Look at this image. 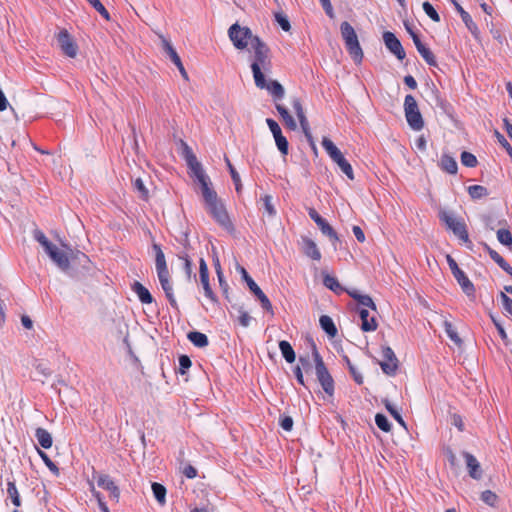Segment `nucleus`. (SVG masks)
<instances>
[{
	"label": "nucleus",
	"instance_id": "1",
	"mask_svg": "<svg viewBox=\"0 0 512 512\" xmlns=\"http://www.w3.org/2000/svg\"><path fill=\"white\" fill-rule=\"evenodd\" d=\"M251 70L256 86L263 85V76L272 72V55L268 45L260 38H254L249 48Z\"/></svg>",
	"mask_w": 512,
	"mask_h": 512
},
{
	"label": "nucleus",
	"instance_id": "2",
	"mask_svg": "<svg viewBox=\"0 0 512 512\" xmlns=\"http://www.w3.org/2000/svg\"><path fill=\"white\" fill-rule=\"evenodd\" d=\"M440 220L445 224L446 229L453 234L460 245L470 246L469 233L464 218L447 210L439 212Z\"/></svg>",
	"mask_w": 512,
	"mask_h": 512
},
{
	"label": "nucleus",
	"instance_id": "3",
	"mask_svg": "<svg viewBox=\"0 0 512 512\" xmlns=\"http://www.w3.org/2000/svg\"><path fill=\"white\" fill-rule=\"evenodd\" d=\"M52 263L70 277H80L92 270L90 258H50Z\"/></svg>",
	"mask_w": 512,
	"mask_h": 512
},
{
	"label": "nucleus",
	"instance_id": "4",
	"mask_svg": "<svg viewBox=\"0 0 512 512\" xmlns=\"http://www.w3.org/2000/svg\"><path fill=\"white\" fill-rule=\"evenodd\" d=\"M33 237L43 247L48 256H76L72 248L61 238H57L58 244H56L50 241L39 229L34 230Z\"/></svg>",
	"mask_w": 512,
	"mask_h": 512
},
{
	"label": "nucleus",
	"instance_id": "5",
	"mask_svg": "<svg viewBox=\"0 0 512 512\" xmlns=\"http://www.w3.org/2000/svg\"><path fill=\"white\" fill-rule=\"evenodd\" d=\"M204 204L207 212L223 229L230 233L234 231V226L230 220L225 205L217 195L210 200H205Z\"/></svg>",
	"mask_w": 512,
	"mask_h": 512
},
{
	"label": "nucleus",
	"instance_id": "6",
	"mask_svg": "<svg viewBox=\"0 0 512 512\" xmlns=\"http://www.w3.org/2000/svg\"><path fill=\"white\" fill-rule=\"evenodd\" d=\"M340 31L351 58L355 63H361L363 59V51L354 28L349 22L344 21L340 25Z\"/></svg>",
	"mask_w": 512,
	"mask_h": 512
},
{
	"label": "nucleus",
	"instance_id": "7",
	"mask_svg": "<svg viewBox=\"0 0 512 512\" xmlns=\"http://www.w3.org/2000/svg\"><path fill=\"white\" fill-rule=\"evenodd\" d=\"M312 356L315 362V373L317 380L319 381L325 393L329 396H332L334 394V380L329 373L315 344L312 346Z\"/></svg>",
	"mask_w": 512,
	"mask_h": 512
},
{
	"label": "nucleus",
	"instance_id": "8",
	"mask_svg": "<svg viewBox=\"0 0 512 512\" xmlns=\"http://www.w3.org/2000/svg\"><path fill=\"white\" fill-rule=\"evenodd\" d=\"M156 259V271L160 282V285L167 297L170 305L177 309L178 304L174 297L173 285L170 279V273L166 264V258H155Z\"/></svg>",
	"mask_w": 512,
	"mask_h": 512
},
{
	"label": "nucleus",
	"instance_id": "9",
	"mask_svg": "<svg viewBox=\"0 0 512 512\" xmlns=\"http://www.w3.org/2000/svg\"><path fill=\"white\" fill-rule=\"evenodd\" d=\"M228 36L234 47L238 50H243L248 46L252 47L254 38H259L257 35L252 33L250 28L240 26L238 23H234L230 26L228 29Z\"/></svg>",
	"mask_w": 512,
	"mask_h": 512
},
{
	"label": "nucleus",
	"instance_id": "10",
	"mask_svg": "<svg viewBox=\"0 0 512 512\" xmlns=\"http://www.w3.org/2000/svg\"><path fill=\"white\" fill-rule=\"evenodd\" d=\"M322 146L330 156V158L338 165L340 170L351 180L354 179V173L352 166L345 159L342 152L336 147V145L327 137L322 140Z\"/></svg>",
	"mask_w": 512,
	"mask_h": 512
},
{
	"label": "nucleus",
	"instance_id": "11",
	"mask_svg": "<svg viewBox=\"0 0 512 512\" xmlns=\"http://www.w3.org/2000/svg\"><path fill=\"white\" fill-rule=\"evenodd\" d=\"M404 112L408 125L414 131H420L424 127V121L419 111L418 104L414 96L406 95L404 100Z\"/></svg>",
	"mask_w": 512,
	"mask_h": 512
},
{
	"label": "nucleus",
	"instance_id": "12",
	"mask_svg": "<svg viewBox=\"0 0 512 512\" xmlns=\"http://www.w3.org/2000/svg\"><path fill=\"white\" fill-rule=\"evenodd\" d=\"M449 268L460 285L462 291L468 296H474L475 295V287L473 283L469 280V278L466 276L465 272L459 268L458 264L455 261V258H446Z\"/></svg>",
	"mask_w": 512,
	"mask_h": 512
},
{
	"label": "nucleus",
	"instance_id": "13",
	"mask_svg": "<svg viewBox=\"0 0 512 512\" xmlns=\"http://www.w3.org/2000/svg\"><path fill=\"white\" fill-rule=\"evenodd\" d=\"M382 358L383 360L379 362V365L383 373L388 376L395 375L398 369L399 361L391 347H382Z\"/></svg>",
	"mask_w": 512,
	"mask_h": 512
},
{
	"label": "nucleus",
	"instance_id": "14",
	"mask_svg": "<svg viewBox=\"0 0 512 512\" xmlns=\"http://www.w3.org/2000/svg\"><path fill=\"white\" fill-rule=\"evenodd\" d=\"M243 278L246 281L250 291L257 297V299L261 303V307L266 310L267 312H270L272 315L273 313V307L268 299V297L264 294V292L260 289V287L255 283V281L248 275L247 271L242 267L241 268Z\"/></svg>",
	"mask_w": 512,
	"mask_h": 512
},
{
	"label": "nucleus",
	"instance_id": "15",
	"mask_svg": "<svg viewBox=\"0 0 512 512\" xmlns=\"http://www.w3.org/2000/svg\"><path fill=\"white\" fill-rule=\"evenodd\" d=\"M199 279L203 287L205 297L209 299L212 303H218V298L216 294L213 292L210 285L208 266L204 261V258H200Z\"/></svg>",
	"mask_w": 512,
	"mask_h": 512
},
{
	"label": "nucleus",
	"instance_id": "16",
	"mask_svg": "<svg viewBox=\"0 0 512 512\" xmlns=\"http://www.w3.org/2000/svg\"><path fill=\"white\" fill-rule=\"evenodd\" d=\"M308 214L323 235L327 236L332 242L338 241L336 231L314 208H309Z\"/></svg>",
	"mask_w": 512,
	"mask_h": 512
},
{
	"label": "nucleus",
	"instance_id": "17",
	"mask_svg": "<svg viewBox=\"0 0 512 512\" xmlns=\"http://www.w3.org/2000/svg\"><path fill=\"white\" fill-rule=\"evenodd\" d=\"M57 40L62 52L70 57L75 58L78 52V47L67 30H61L57 35Z\"/></svg>",
	"mask_w": 512,
	"mask_h": 512
},
{
	"label": "nucleus",
	"instance_id": "18",
	"mask_svg": "<svg viewBox=\"0 0 512 512\" xmlns=\"http://www.w3.org/2000/svg\"><path fill=\"white\" fill-rule=\"evenodd\" d=\"M383 41L386 48L394 54L398 60H403L406 56L404 48L399 41V39L395 36L394 33L390 31H386L383 33Z\"/></svg>",
	"mask_w": 512,
	"mask_h": 512
},
{
	"label": "nucleus",
	"instance_id": "19",
	"mask_svg": "<svg viewBox=\"0 0 512 512\" xmlns=\"http://www.w3.org/2000/svg\"><path fill=\"white\" fill-rule=\"evenodd\" d=\"M160 38H161V44H162V48H163L164 52L167 54V56L170 58V60L176 65V67L178 68L183 79L187 81L189 79V77H188V74L183 66V63H182L178 53L176 52V50L174 49V47L172 46L170 41H168L163 36H161Z\"/></svg>",
	"mask_w": 512,
	"mask_h": 512
},
{
	"label": "nucleus",
	"instance_id": "20",
	"mask_svg": "<svg viewBox=\"0 0 512 512\" xmlns=\"http://www.w3.org/2000/svg\"><path fill=\"white\" fill-rule=\"evenodd\" d=\"M97 485L109 492V497L111 500L118 502L120 497V490L118 486L114 483L109 475L99 474L95 477Z\"/></svg>",
	"mask_w": 512,
	"mask_h": 512
},
{
	"label": "nucleus",
	"instance_id": "21",
	"mask_svg": "<svg viewBox=\"0 0 512 512\" xmlns=\"http://www.w3.org/2000/svg\"><path fill=\"white\" fill-rule=\"evenodd\" d=\"M259 89H266L275 102L282 100L285 96L284 87L277 80L267 81L263 76V85L256 86Z\"/></svg>",
	"mask_w": 512,
	"mask_h": 512
},
{
	"label": "nucleus",
	"instance_id": "22",
	"mask_svg": "<svg viewBox=\"0 0 512 512\" xmlns=\"http://www.w3.org/2000/svg\"><path fill=\"white\" fill-rule=\"evenodd\" d=\"M412 40L414 42V45H415L418 53L421 55V57L424 59V61L430 66H437V61H436L435 55L432 53V51L428 47H426L422 43L419 36L412 35Z\"/></svg>",
	"mask_w": 512,
	"mask_h": 512
},
{
	"label": "nucleus",
	"instance_id": "23",
	"mask_svg": "<svg viewBox=\"0 0 512 512\" xmlns=\"http://www.w3.org/2000/svg\"><path fill=\"white\" fill-rule=\"evenodd\" d=\"M463 457L466 462L469 476L475 480L482 477V469L479 461L469 452H463Z\"/></svg>",
	"mask_w": 512,
	"mask_h": 512
},
{
	"label": "nucleus",
	"instance_id": "24",
	"mask_svg": "<svg viewBox=\"0 0 512 512\" xmlns=\"http://www.w3.org/2000/svg\"><path fill=\"white\" fill-rule=\"evenodd\" d=\"M131 290L138 296V299L143 304H151L154 301L149 290L138 281H135L131 285Z\"/></svg>",
	"mask_w": 512,
	"mask_h": 512
},
{
	"label": "nucleus",
	"instance_id": "25",
	"mask_svg": "<svg viewBox=\"0 0 512 512\" xmlns=\"http://www.w3.org/2000/svg\"><path fill=\"white\" fill-rule=\"evenodd\" d=\"M323 285L336 294L344 292V288L339 284L336 277L330 275L327 270H322Z\"/></svg>",
	"mask_w": 512,
	"mask_h": 512
},
{
	"label": "nucleus",
	"instance_id": "26",
	"mask_svg": "<svg viewBox=\"0 0 512 512\" xmlns=\"http://www.w3.org/2000/svg\"><path fill=\"white\" fill-rule=\"evenodd\" d=\"M359 316L361 319V329L364 332L375 331L377 329L378 325L376 319L374 317L369 318V312L365 308L359 310Z\"/></svg>",
	"mask_w": 512,
	"mask_h": 512
},
{
	"label": "nucleus",
	"instance_id": "27",
	"mask_svg": "<svg viewBox=\"0 0 512 512\" xmlns=\"http://www.w3.org/2000/svg\"><path fill=\"white\" fill-rule=\"evenodd\" d=\"M35 438L37 439L40 446L43 447L44 449L51 448L53 444L51 434L44 428L38 427L35 430Z\"/></svg>",
	"mask_w": 512,
	"mask_h": 512
},
{
	"label": "nucleus",
	"instance_id": "28",
	"mask_svg": "<svg viewBox=\"0 0 512 512\" xmlns=\"http://www.w3.org/2000/svg\"><path fill=\"white\" fill-rule=\"evenodd\" d=\"M319 324L322 330L330 337H335L337 335V328L332 320V318L328 315H322L319 319Z\"/></svg>",
	"mask_w": 512,
	"mask_h": 512
},
{
	"label": "nucleus",
	"instance_id": "29",
	"mask_svg": "<svg viewBox=\"0 0 512 512\" xmlns=\"http://www.w3.org/2000/svg\"><path fill=\"white\" fill-rule=\"evenodd\" d=\"M189 341L196 347L203 348L209 343L208 337L201 332L191 331L187 335Z\"/></svg>",
	"mask_w": 512,
	"mask_h": 512
},
{
	"label": "nucleus",
	"instance_id": "30",
	"mask_svg": "<svg viewBox=\"0 0 512 512\" xmlns=\"http://www.w3.org/2000/svg\"><path fill=\"white\" fill-rule=\"evenodd\" d=\"M279 349L281 351V354H282L283 358L288 363H293L295 361V359H296L295 351H294V349L292 348L291 344L288 341L281 340L279 342Z\"/></svg>",
	"mask_w": 512,
	"mask_h": 512
},
{
	"label": "nucleus",
	"instance_id": "31",
	"mask_svg": "<svg viewBox=\"0 0 512 512\" xmlns=\"http://www.w3.org/2000/svg\"><path fill=\"white\" fill-rule=\"evenodd\" d=\"M275 107H276V110L278 111V113L280 114V116L282 117L283 121L285 122V125L291 130H296V128H297L296 121L290 115L287 108H285L283 105L278 104V103H276Z\"/></svg>",
	"mask_w": 512,
	"mask_h": 512
},
{
	"label": "nucleus",
	"instance_id": "32",
	"mask_svg": "<svg viewBox=\"0 0 512 512\" xmlns=\"http://www.w3.org/2000/svg\"><path fill=\"white\" fill-rule=\"evenodd\" d=\"M198 182L201 186V192L204 201L210 200L211 198L217 195L215 190L210 187L211 182L208 176L204 177L203 179H200Z\"/></svg>",
	"mask_w": 512,
	"mask_h": 512
},
{
	"label": "nucleus",
	"instance_id": "33",
	"mask_svg": "<svg viewBox=\"0 0 512 512\" xmlns=\"http://www.w3.org/2000/svg\"><path fill=\"white\" fill-rule=\"evenodd\" d=\"M7 494L12 504L16 507L21 506V498L14 481L7 482Z\"/></svg>",
	"mask_w": 512,
	"mask_h": 512
},
{
	"label": "nucleus",
	"instance_id": "34",
	"mask_svg": "<svg viewBox=\"0 0 512 512\" xmlns=\"http://www.w3.org/2000/svg\"><path fill=\"white\" fill-rule=\"evenodd\" d=\"M441 168L450 174H455L457 172L458 166L453 157L449 155H443L441 157Z\"/></svg>",
	"mask_w": 512,
	"mask_h": 512
},
{
	"label": "nucleus",
	"instance_id": "35",
	"mask_svg": "<svg viewBox=\"0 0 512 512\" xmlns=\"http://www.w3.org/2000/svg\"><path fill=\"white\" fill-rule=\"evenodd\" d=\"M214 267L216 270L219 286L222 289L223 293L226 294L229 288L227 281L225 280L224 273L219 261V258H214Z\"/></svg>",
	"mask_w": 512,
	"mask_h": 512
},
{
	"label": "nucleus",
	"instance_id": "36",
	"mask_svg": "<svg viewBox=\"0 0 512 512\" xmlns=\"http://www.w3.org/2000/svg\"><path fill=\"white\" fill-rule=\"evenodd\" d=\"M153 495L160 505H164L166 502V488L157 482L151 485Z\"/></svg>",
	"mask_w": 512,
	"mask_h": 512
},
{
	"label": "nucleus",
	"instance_id": "37",
	"mask_svg": "<svg viewBox=\"0 0 512 512\" xmlns=\"http://www.w3.org/2000/svg\"><path fill=\"white\" fill-rule=\"evenodd\" d=\"M225 162H226V165H227L228 170L230 172L232 181H233V183L235 185V189H236L237 193H240L241 190H242V183H241L240 175L236 171L235 167L232 165V163L230 162L228 157H225Z\"/></svg>",
	"mask_w": 512,
	"mask_h": 512
},
{
	"label": "nucleus",
	"instance_id": "38",
	"mask_svg": "<svg viewBox=\"0 0 512 512\" xmlns=\"http://www.w3.org/2000/svg\"><path fill=\"white\" fill-rule=\"evenodd\" d=\"M302 248L306 256H320L317 245L309 238H302Z\"/></svg>",
	"mask_w": 512,
	"mask_h": 512
},
{
	"label": "nucleus",
	"instance_id": "39",
	"mask_svg": "<svg viewBox=\"0 0 512 512\" xmlns=\"http://www.w3.org/2000/svg\"><path fill=\"white\" fill-rule=\"evenodd\" d=\"M383 404L386 408V410L390 413V415L404 428H406V423L401 416V414L398 412V410L394 407V405L388 400L383 399Z\"/></svg>",
	"mask_w": 512,
	"mask_h": 512
},
{
	"label": "nucleus",
	"instance_id": "40",
	"mask_svg": "<svg viewBox=\"0 0 512 512\" xmlns=\"http://www.w3.org/2000/svg\"><path fill=\"white\" fill-rule=\"evenodd\" d=\"M497 239L498 241L510 248L512 251V234L511 232L506 228H500L497 230Z\"/></svg>",
	"mask_w": 512,
	"mask_h": 512
},
{
	"label": "nucleus",
	"instance_id": "41",
	"mask_svg": "<svg viewBox=\"0 0 512 512\" xmlns=\"http://www.w3.org/2000/svg\"><path fill=\"white\" fill-rule=\"evenodd\" d=\"M468 193L472 199H480L488 195V190L482 185H472L468 188Z\"/></svg>",
	"mask_w": 512,
	"mask_h": 512
},
{
	"label": "nucleus",
	"instance_id": "42",
	"mask_svg": "<svg viewBox=\"0 0 512 512\" xmlns=\"http://www.w3.org/2000/svg\"><path fill=\"white\" fill-rule=\"evenodd\" d=\"M344 361L347 365V368L349 369V372L351 376L353 377L354 381L361 385L363 383V376L362 374L356 369V367L352 364L348 356H344Z\"/></svg>",
	"mask_w": 512,
	"mask_h": 512
},
{
	"label": "nucleus",
	"instance_id": "43",
	"mask_svg": "<svg viewBox=\"0 0 512 512\" xmlns=\"http://www.w3.org/2000/svg\"><path fill=\"white\" fill-rule=\"evenodd\" d=\"M375 423L377 427L384 431L389 432L391 430V423L389 422L388 418L381 413H378L375 415Z\"/></svg>",
	"mask_w": 512,
	"mask_h": 512
},
{
	"label": "nucleus",
	"instance_id": "44",
	"mask_svg": "<svg viewBox=\"0 0 512 512\" xmlns=\"http://www.w3.org/2000/svg\"><path fill=\"white\" fill-rule=\"evenodd\" d=\"M444 329H445V332H446L447 336L454 343H456V344H460L461 343V339L458 336V333L456 332V330L454 329L452 323H450L449 321H444Z\"/></svg>",
	"mask_w": 512,
	"mask_h": 512
},
{
	"label": "nucleus",
	"instance_id": "45",
	"mask_svg": "<svg viewBox=\"0 0 512 512\" xmlns=\"http://www.w3.org/2000/svg\"><path fill=\"white\" fill-rule=\"evenodd\" d=\"M133 187L139 193V196L141 199H143V200L148 199V196H149L148 189L145 187L142 179H140V178L135 179V181L133 182Z\"/></svg>",
	"mask_w": 512,
	"mask_h": 512
},
{
	"label": "nucleus",
	"instance_id": "46",
	"mask_svg": "<svg viewBox=\"0 0 512 512\" xmlns=\"http://www.w3.org/2000/svg\"><path fill=\"white\" fill-rule=\"evenodd\" d=\"M353 299L356 300L358 302V304H360L364 307H369L372 310H376V305L369 295H362V294L357 295V296L353 295Z\"/></svg>",
	"mask_w": 512,
	"mask_h": 512
},
{
	"label": "nucleus",
	"instance_id": "47",
	"mask_svg": "<svg viewBox=\"0 0 512 512\" xmlns=\"http://www.w3.org/2000/svg\"><path fill=\"white\" fill-rule=\"evenodd\" d=\"M461 163L466 167H475L477 165V158L472 153L464 151L461 154Z\"/></svg>",
	"mask_w": 512,
	"mask_h": 512
},
{
	"label": "nucleus",
	"instance_id": "48",
	"mask_svg": "<svg viewBox=\"0 0 512 512\" xmlns=\"http://www.w3.org/2000/svg\"><path fill=\"white\" fill-rule=\"evenodd\" d=\"M422 7H423V10L424 12L427 14V16L433 20L434 22H439L440 21V16L439 14L437 13V11L434 9V7L432 6L431 3H429L428 1L424 2L422 4Z\"/></svg>",
	"mask_w": 512,
	"mask_h": 512
},
{
	"label": "nucleus",
	"instance_id": "49",
	"mask_svg": "<svg viewBox=\"0 0 512 512\" xmlns=\"http://www.w3.org/2000/svg\"><path fill=\"white\" fill-rule=\"evenodd\" d=\"M274 139H275V143H276L277 148L279 149V151L283 155H287L288 154L289 144H288V141H287L286 137H284L283 134H280V135H276L274 137Z\"/></svg>",
	"mask_w": 512,
	"mask_h": 512
},
{
	"label": "nucleus",
	"instance_id": "50",
	"mask_svg": "<svg viewBox=\"0 0 512 512\" xmlns=\"http://www.w3.org/2000/svg\"><path fill=\"white\" fill-rule=\"evenodd\" d=\"M89 4L99 12L106 20H110V15L107 9L99 0H87Z\"/></svg>",
	"mask_w": 512,
	"mask_h": 512
},
{
	"label": "nucleus",
	"instance_id": "51",
	"mask_svg": "<svg viewBox=\"0 0 512 512\" xmlns=\"http://www.w3.org/2000/svg\"><path fill=\"white\" fill-rule=\"evenodd\" d=\"M191 365V359L187 355H181L179 357L178 373L182 375L186 374L187 370L191 367Z\"/></svg>",
	"mask_w": 512,
	"mask_h": 512
},
{
	"label": "nucleus",
	"instance_id": "52",
	"mask_svg": "<svg viewBox=\"0 0 512 512\" xmlns=\"http://www.w3.org/2000/svg\"><path fill=\"white\" fill-rule=\"evenodd\" d=\"M38 453L43 462L46 464V466L50 469V471L57 475L59 473L57 465L50 459V457L45 452L38 450Z\"/></svg>",
	"mask_w": 512,
	"mask_h": 512
},
{
	"label": "nucleus",
	"instance_id": "53",
	"mask_svg": "<svg viewBox=\"0 0 512 512\" xmlns=\"http://www.w3.org/2000/svg\"><path fill=\"white\" fill-rule=\"evenodd\" d=\"M275 20L284 31L288 32L291 29V25L288 18L281 12L275 13Z\"/></svg>",
	"mask_w": 512,
	"mask_h": 512
},
{
	"label": "nucleus",
	"instance_id": "54",
	"mask_svg": "<svg viewBox=\"0 0 512 512\" xmlns=\"http://www.w3.org/2000/svg\"><path fill=\"white\" fill-rule=\"evenodd\" d=\"M503 310L512 317V299L504 292L500 293Z\"/></svg>",
	"mask_w": 512,
	"mask_h": 512
},
{
	"label": "nucleus",
	"instance_id": "55",
	"mask_svg": "<svg viewBox=\"0 0 512 512\" xmlns=\"http://www.w3.org/2000/svg\"><path fill=\"white\" fill-rule=\"evenodd\" d=\"M481 500L490 506H494L497 500V495L490 490H485L481 494Z\"/></svg>",
	"mask_w": 512,
	"mask_h": 512
},
{
	"label": "nucleus",
	"instance_id": "56",
	"mask_svg": "<svg viewBox=\"0 0 512 512\" xmlns=\"http://www.w3.org/2000/svg\"><path fill=\"white\" fill-rule=\"evenodd\" d=\"M461 19L462 21L465 23L467 29L472 33V34H475L478 30L477 28V25L475 24V22L472 20L471 16L469 15V13L467 12L466 14H463V16H461Z\"/></svg>",
	"mask_w": 512,
	"mask_h": 512
},
{
	"label": "nucleus",
	"instance_id": "57",
	"mask_svg": "<svg viewBox=\"0 0 512 512\" xmlns=\"http://www.w3.org/2000/svg\"><path fill=\"white\" fill-rule=\"evenodd\" d=\"M495 136L498 140V142L500 143V145L507 151V153L512 157V147L511 145L509 144V142L506 140V138L504 137V135H502L500 132H498L497 130L495 131Z\"/></svg>",
	"mask_w": 512,
	"mask_h": 512
},
{
	"label": "nucleus",
	"instance_id": "58",
	"mask_svg": "<svg viewBox=\"0 0 512 512\" xmlns=\"http://www.w3.org/2000/svg\"><path fill=\"white\" fill-rule=\"evenodd\" d=\"M251 320L252 317L246 311L240 308L238 317L239 324L243 327H248L250 325Z\"/></svg>",
	"mask_w": 512,
	"mask_h": 512
},
{
	"label": "nucleus",
	"instance_id": "59",
	"mask_svg": "<svg viewBox=\"0 0 512 512\" xmlns=\"http://www.w3.org/2000/svg\"><path fill=\"white\" fill-rule=\"evenodd\" d=\"M263 203H264V208L266 210V212L270 215V216H273L275 215L276 211L274 209V206L272 204V197L270 195H265L263 198Z\"/></svg>",
	"mask_w": 512,
	"mask_h": 512
},
{
	"label": "nucleus",
	"instance_id": "60",
	"mask_svg": "<svg viewBox=\"0 0 512 512\" xmlns=\"http://www.w3.org/2000/svg\"><path fill=\"white\" fill-rule=\"evenodd\" d=\"M266 123H267V125H268V127H269V129L272 132L274 137L276 135L282 134L281 128H280L279 124L275 120H273L271 118H268V119H266Z\"/></svg>",
	"mask_w": 512,
	"mask_h": 512
},
{
	"label": "nucleus",
	"instance_id": "61",
	"mask_svg": "<svg viewBox=\"0 0 512 512\" xmlns=\"http://www.w3.org/2000/svg\"><path fill=\"white\" fill-rule=\"evenodd\" d=\"M280 426L285 431H291L293 428V419L290 416H283L280 418Z\"/></svg>",
	"mask_w": 512,
	"mask_h": 512
},
{
	"label": "nucleus",
	"instance_id": "62",
	"mask_svg": "<svg viewBox=\"0 0 512 512\" xmlns=\"http://www.w3.org/2000/svg\"><path fill=\"white\" fill-rule=\"evenodd\" d=\"M190 170H191L192 176L195 177L197 181H199L200 179H203L204 177L207 176V174L203 170L201 164L191 168Z\"/></svg>",
	"mask_w": 512,
	"mask_h": 512
},
{
	"label": "nucleus",
	"instance_id": "63",
	"mask_svg": "<svg viewBox=\"0 0 512 512\" xmlns=\"http://www.w3.org/2000/svg\"><path fill=\"white\" fill-rule=\"evenodd\" d=\"M292 107L297 115V118L300 117V115H305L304 109L299 98H293Z\"/></svg>",
	"mask_w": 512,
	"mask_h": 512
},
{
	"label": "nucleus",
	"instance_id": "64",
	"mask_svg": "<svg viewBox=\"0 0 512 512\" xmlns=\"http://www.w3.org/2000/svg\"><path fill=\"white\" fill-rule=\"evenodd\" d=\"M497 264L506 271L509 275L512 276V267L510 264L505 260V258H493Z\"/></svg>",
	"mask_w": 512,
	"mask_h": 512
}]
</instances>
